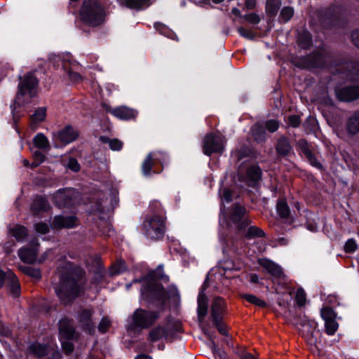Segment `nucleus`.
Wrapping results in <instances>:
<instances>
[{
  "mask_svg": "<svg viewBox=\"0 0 359 359\" xmlns=\"http://www.w3.org/2000/svg\"><path fill=\"white\" fill-rule=\"evenodd\" d=\"M106 13L97 0H85L80 10L81 21L91 27L99 26L104 21Z\"/></svg>",
  "mask_w": 359,
  "mask_h": 359,
  "instance_id": "7ed1b4c3",
  "label": "nucleus"
},
{
  "mask_svg": "<svg viewBox=\"0 0 359 359\" xmlns=\"http://www.w3.org/2000/svg\"><path fill=\"white\" fill-rule=\"evenodd\" d=\"M160 316L158 311L137 309L129 318L127 330L135 331L137 329H148L151 327Z\"/></svg>",
  "mask_w": 359,
  "mask_h": 359,
  "instance_id": "20e7f679",
  "label": "nucleus"
},
{
  "mask_svg": "<svg viewBox=\"0 0 359 359\" xmlns=\"http://www.w3.org/2000/svg\"><path fill=\"white\" fill-rule=\"evenodd\" d=\"M335 95L342 102H351L359 98V86L336 87Z\"/></svg>",
  "mask_w": 359,
  "mask_h": 359,
  "instance_id": "9b49d317",
  "label": "nucleus"
},
{
  "mask_svg": "<svg viewBox=\"0 0 359 359\" xmlns=\"http://www.w3.org/2000/svg\"><path fill=\"white\" fill-rule=\"evenodd\" d=\"M294 15V10L291 7H284L280 11V18L287 22Z\"/></svg>",
  "mask_w": 359,
  "mask_h": 359,
  "instance_id": "a18cd8bd",
  "label": "nucleus"
},
{
  "mask_svg": "<svg viewBox=\"0 0 359 359\" xmlns=\"http://www.w3.org/2000/svg\"><path fill=\"white\" fill-rule=\"evenodd\" d=\"M264 129H266L270 133H274L279 128V123L276 120H268L262 123Z\"/></svg>",
  "mask_w": 359,
  "mask_h": 359,
  "instance_id": "37998d69",
  "label": "nucleus"
},
{
  "mask_svg": "<svg viewBox=\"0 0 359 359\" xmlns=\"http://www.w3.org/2000/svg\"><path fill=\"white\" fill-rule=\"evenodd\" d=\"M100 140L103 143L108 144L110 149L114 151H119L123 147V143L118 139H110L107 137L102 136Z\"/></svg>",
  "mask_w": 359,
  "mask_h": 359,
  "instance_id": "e433bc0d",
  "label": "nucleus"
},
{
  "mask_svg": "<svg viewBox=\"0 0 359 359\" xmlns=\"http://www.w3.org/2000/svg\"><path fill=\"white\" fill-rule=\"evenodd\" d=\"M33 157L34 161L31 165L32 168L37 167L40 163L43 162L45 160V155L42 154L40 151H35L33 153Z\"/></svg>",
  "mask_w": 359,
  "mask_h": 359,
  "instance_id": "de8ad7c7",
  "label": "nucleus"
},
{
  "mask_svg": "<svg viewBox=\"0 0 359 359\" xmlns=\"http://www.w3.org/2000/svg\"><path fill=\"white\" fill-rule=\"evenodd\" d=\"M38 81L33 74L28 73L20 78L18 84V93L16 100L20 102V97L28 95L31 99L36 95Z\"/></svg>",
  "mask_w": 359,
  "mask_h": 359,
  "instance_id": "423d86ee",
  "label": "nucleus"
},
{
  "mask_svg": "<svg viewBox=\"0 0 359 359\" xmlns=\"http://www.w3.org/2000/svg\"><path fill=\"white\" fill-rule=\"evenodd\" d=\"M155 27L156 29H158L160 32L161 34H164V35H166L167 32H169L168 30V29L165 27V26H164L161 24H159V23L156 24Z\"/></svg>",
  "mask_w": 359,
  "mask_h": 359,
  "instance_id": "69168bd1",
  "label": "nucleus"
},
{
  "mask_svg": "<svg viewBox=\"0 0 359 359\" xmlns=\"http://www.w3.org/2000/svg\"><path fill=\"white\" fill-rule=\"evenodd\" d=\"M151 0H120V4L130 9L140 11L148 8Z\"/></svg>",
  "mask_w": 359,
  "mask_h": 359,
  "instance_id": "aec40b11",
  "label": "nucleus"
},
{
  "mask_svg": "<svg viewBox=\"0 0 359 359\" xmlns=\"http://www.w3.org/2000/svg\"><path fill=\"white\" fill-rule=\"evenodd\" d=\"M295 300L297 302V304L300 306H302L305 304L306 294L302 289H299L297 291Z\"/></svg>",
  "mask_w": 359,
  "mask_h": 359,
  "instance_id": "603ef678",
  "label": "nucleus"
},
{
  "mask_svg": "<svg viewBox=\"0 0 359 359\" xmlns=\"http://www.w3.org/2000/svg\"><path fill=\"white\" fill-rule=\"evenodd\" d=\"M150 208L153 212L146 217L143 222V230L148 238L156 241L162 238L164 236L165 217L159 203H152Z\"/></svg>",
  "mask_w": 359,
  "mask_h": 359,
  "instance_id": "f03ea898",
  "label": "nucleus"
},
{
  "mask_svg": "<svg viewBox=\"0 0 359 359\" xmlns=\"http://www.w3.org/2000/svg\"><path fill=\"white\" fill-rule=\"evenodd\" d=\"M245 5L249 10L254 9L256 6V0H245Z\"/></svg>",
  "mask_w": 359,
  "mask_h": 359,
  "instance_id": "338daca9",
  "label": "nucleus"
},
{
  "mask_svg": "<svg viewBox=\"0 0 359 359\" xmlns=\"http://www.w3.org/2000/svg\"><path fill=\"white\" fill-rule=\"evenodd\" d=\"M203 290L200 292L198 297V315L200 320H203V318L206 316L208 312V298L206 295L203 292Z\"/></svg>",
  "mask_w": 359,
  "mask_h": 359,
  "instance_id": "4be33fe9",
  "label": "nucleus"
},
{
  "mask_svg": "<svg viewBox=\"0 0 359 359\" xmlns=\"http://www.w3.org/2000/svg\"><path fill=\"white\" fill-rule=\"evenodd\" d=\"M5 285L9 287L10 292L14 297L20 294V284L16 276L10 269L4 271L0 269V287Z\"/></svg>",
  "mask_w": 359,
  "mask_h": 359,
  "instance_id": "1a4fd4ad",
  "label": "nucleus"
},
{
  "mask_svg": "<svg viewBox=\"0 0 359 359\" xmlns=\"http://www.w3.org/2000/svg\"><path fill=\"white\" fill-rule=\"evenodd\" d=\"M347 130L354 135L359 133V111L349 117L346 123Z\"/></svg>",
  "mask_w": 359,
  "mask_h": 359,
  "instance_id": "a878e982",
  "label": "nucleus"
},
{
  "mask_svg": "<svg viewBox=\"0 0 359 359\" xmlns=\"http://www.w3.org/2000/svg\"><path fill=\"white\" fill-rule=\"evenodd\" d=\"M243 18L249 23L252 25H257L261 20L260 17L255 13L245 15Z\"/></svg>",
  "mask_w": 359,
  "mask_h": 359,
  "instance_id": "3c124183",
  "label": "nucleus"
},
{
  "mask_svg": "<svg viewBox=\"0 0 359 359\" xmlns=\"http://www.w3.org/2000/svg\"><path fill=\"white\" fill-rule=\"evenodd\" d=\"M15 245L14 242H8L4 245V249L5 252L7 254H9L11 252H12V248Z\"/></svg>",
  "mask_w": 359,
  "mask_h": 359,
  "instance_id": "774afa93",
  "label": "nucleus"
},
{
  "mask_svg": "<svg viewBox=\"0 0 359 359\" xmlns=\"http://www.w3.org/2000/svg\"><path fill=\"white\" fill-rule=\"evenodd\" d=\"M39 243L36 240L31 243V246L24 247L18 250L20 259L25 263L32 264L37 261Z\"/></svg>",
  "mask_w": 359,
  "mask_h": 359,
  "instance_id": "4468645a",
  "label": "nucleus"
},
{
  "mask_svg": "<svg viewBox=\"0 0 359 359\" xmlns=\"http://www.w3.org/2000/svg\"><path fill=\"white\" fill-rule=\"evenodd\" d=\"M84 272L67 264L60 277L59 284L55 292L63 304L72 303L82 292L85 280Z\"/></svg>",
  "mask_w": 359,
  "mask_h": 359,
  "instance_id": "f257e3e1",
  "label": "nucleus"
},
{
  "mask_svg": "<svg viewBox=\"0 0 359 359\" xmlns=\"http://www.w3.org/2000/svg\"><path fill=\"white\" fill-rule=\"evenodd\" d=\"M351 36L353 43L359 49V29L353 30Z\"/></svg>",
  "mask_w": 359,
  "mask_h": 359,
  "instance_id": "13d9d810",
  "label": "nucleus"
},
{
  "mask_svg": "<svg viewBox=\"0 0 359 359\" xmlns=\"http://www.w3.org/2000/svg\"><path fill=\"white\" fill-rule=\"evenodd\" d=\"M262 175V171L259 166L252 165L247 171V177L252 183L257 182Z\"/></svg>",
  "mask_w": 359,
  "mask_h": 359,
  "instance_id": "473e14b6",
  "label": "nucleus"
},
{
  "mask_svg": "<svg viewBox=\"0 0 359 359\" xmlns=\"http://www.w3.org/2000/svg\"><path fill=\"white\" fill-rule=\"evenodd\" d=\"M110 113L115 117L121 120H130L135 118L137 112L134 109L126 106H120L110 111Z\"/></svg>",
  "mask_w": 359,
  "mask_h": 359,
  "instance_id": "6ab92c4d",
  "label": "nucleus"
},
{
  "mask_svg": "<svg viewBox=\"0 0 359 359\" xmlns=\"http://www.w3.org/2000/svg\"><path fill=\"white\" fill-rule=\"evenodd\" d=\"M54 138L63 144H69L74 141L79 136L76 130L72 126H67L56 133H53Z\"/></svg>",
  "mask_w": 359,
  "mask_h": 359,
  "instance_id": "dca6fc26",
  "label": "nucleus"
},
{
  "mask_svg": "<svg viewBox=\"0 0 359 359\" xmlns=\"http://www.w3.org/2000/svg\"><path fill=\"white\" fill-rule=\"evenodd\" d=\"M19 269L25 274L32 277L36 280L41 278V271L39 269H36L29 266H19Z\"/></svg>",
  "mask_w": 359,
  "mask_h": 359,
  "instance_id": "f704fd0d",
  "label": "nucleus"
},
{
  "mask_svg": "<svg viewBox=\"0 0 359 359\" xmlns=\"http://www.w3.org/2000/svg\"><path fill=\"white\" fill-rule=\"evenodd\" d=\"M165 160L164 153L161 151H154L147 154L142 164V172L144 176L151 174V169L155 162L163 164Z\"/></svg>",
  "mask_w": 359,
  "mask_h": 359,
  "instance_id": "f8f14e48",
  "label": "nucleus"
},
{
  "mask_svg": "<svg viewBox=\"0 0 359 359\" xmlns=\"http://www.w3.org/2000/svg\"><path fill=\"white\" fill-rule=\"evenodd\" d=\"M326 332L329 335L333 334L338 329V323L335 319L325 322Z\"/></svg>",
  "mask_w": 359,
  "mask_h": 359,
  "instance_id": "c03bdc74",
  "label": "nucleus"
},
{
  "mask_svg": "<svg viewBox=\"0 0 359 359\" xmlns=\"http://www.w3.org/2000/svg\"><path fill=\"white\" fill-rule=\"evenodd\" d=\"M110 326L111 320L108 318L104 317L98 325V330L102 333H104L108 330Z\"/></svg>",
  "mask_w": 359,
  "mask_h": 359,
  "instance_id": "8fccbe9b",
  "label": "nucleus"
},
{
  "mask_svg": "<svg viewBox=\"0 0 359 359\" xmlns=\"http://www.w3.org/2000/svg\"><path fill=\"white\" fill-rule=\"evenodd\" d=\"M276 150L279 155L285 156L291 152L292 147L287 139L284 137H281L278 140Z\"/></svg>",
  "mask_w": 359,
  "mask_h": 359,
  "instance_id": "b1692460",
  "label": "nucleus"
},
{
  "mask_svg": "<svg viewBox=\"0 0 359 359\" xmlns=\"http://www.w3.org/2000/svg\"><path fill=\"white\" fill-rule=\"evenodd\" d=\"M238 32L241 36L248 39H253L255 36V34L251 29L243 27H238Z\"/></svg>",
  "mask_w": 359,
  "mask_h": 359,
  "instance_id": "09e8293b",
  "label": "nucleus"
},
{
  "mask_svg": "<svg viewBox=\"0 0 359 359\" xmlns=\"http://www.w3.org/2000/svg\"><path fill=\"white\" fill-rule=\"evenodd\" d=\"M35 229L38 233L45 234L48 232L49 226L46 223L40 222L35 224Z\"/></svg>",
  "mask_w": 359,
  "mask_h": 359,
  "instance_id": "5fc2aeb1",
  "label": "nucleus"
},
{
  "mask_svg": "<svg viewBox=\"0 0 359 359\" xmlns=\"http://www.w3.org/2000/svg\"><path fill=\"white\" fill-rule=\"evenodd\" d=\"M276 210L278 215L283 219H287L290 216V210L285 201L280 199L276 205Z\"/></svg>",
  "mask_w": 359,
  "mask_h": 359,
  "instance_id": "72a5a7b5",
  "label": "nucleus"
},
{
  "mask_svg": "<svg viewBox=\"0 0 359 359\" xmlns=\"http://www.w3.org/2000/svg\"><path fill=\"white\" fill-rule=\"evenodd\" d=\"M251 133L253 138L257 142H264L266 140L265 129L262 123H257L251 128Z\"/></svg>",
  "mask_w": 359,
  "mask_h": 359,
  "instance_id": "393cba45",
  "label": "nucleus"
},
{
  "mask_svg": "<svg viewBox=\"0 0 359 359\" xmlns=\"http://www.w3.org/2000/svg\"><path fill=\"white\" fill-rule=\"evenodd\" d=\"M62 346L63 351L67 354L71 353L74 350L73 344L69 341H62Z\"/></svg>",
  "mask_w": 359,
  "mask_h": 359,
  "instance_id": "4d7b16f0",
  "label": "nucleus"
},
{
  "mask_svg": "<svg viewBox=\"0 0 359 359\" xmlns=\"http://www.w3.org/2000/svg\"><path fill=\"white\" fill-rule=\"evenodd\" d=\"M300 147L302 151L304 153V154L306 156V157L309 160L311 164L318 166L320 165V163H317L316 161V159L311 153V150L309 148L308 143L305 141H301L300 142Z\"/></svg>",
  "mask_w": 359,
  "mask_h": 359,
  "instance_id": "58836bf2",
  "label": "nucleus"
},
{
  "mask_svg": "<svg viewBox=\"0 0 359 359\" xmlns=\"http://www.w3.org/2000/svg\"><path fill=\"white\" fill-rule=\"evenodd\" d=\"M165 336H166L165 328L161 326H157L149 332V339L151 341H156Z\"/></svg>",
  "mask_w": 359,
  "mask_h": 359,
  "instance_id": "2f4dec72",
  "label": "nucleus"
},
{
  "mask_svg": "<svg viewBox=\"0 0 359 359\" xmlns=\"http://www.w3.org/2000/svg\"><path fill=\"white\" fill-rule=\"evenodd\" d=\"M357 248V244L353 239H348L345 244L344 250L346 252H353Z\"/></svg>",
  "mask_w": 359,
  "mask_h": 359,
  "instance_id": "864d4df0",
  "label": "nucleus"
},
{
  "mask_svg": "<svg viewBox=\"0 0 359 359\" xmlns=\"http://www.w3.org/2000/svg\"><path fill=\"white\" fill-rule=\"evenodd\" d=\"M264 236V231L261 229L255 226H250L248 229L247 233L245 234V236L249 239L255 238H261L263 237Z\"/></svg>",
  "mask_w": 359,
  "mask_h": 359,
  "instance_id": "a19ab883",
  "label": "nucleus"
},
{
  "mask_svg": "<svg viewBox=\"0 0 359 359\" xmlns=\"http://www.w3.org/2000/svg\"><path fill=\"white\" fill-rule=\"evenodd\" d=\"M297 42L302 48H307L311 44V36L309 32L303 31L299 33L297 36Z\"/></svg>",
  "mask_w": 359,
  "mask_h": 359,
  "instance_id": "7c9ffc66",
  "label": "nucleus"
},
{
  "mask_svg": "<svg viewBox=\"0 0 359 359\" xmlns=\"http://www.w3.org/2000/svg\"><path fill=\"white\" fill-rule=\"evenodd\" d=\"M299 332L309 345L311 347H317L318 337L320 333L319 330L316 329V323L315 322L311 320L304 321L301 325Z\"/></svg>",
  "mask_w": 359,
  "mask_h": 359,
  "instance_id": "6e6552de",
  "label": "nucleus"
},
{
  "mask_svg": "<svg viewBox=\"0 0 359 359\" xmlns=\"http://www.w3.org/2000/svg\"><path fill=\"white\" fill-rule=\"evenodd\" d=\"M52 228H73L76 226V218L74 216H55L52 222Z\"/></svg>",
  "mask_w": 359,
  "mask_h": 359,
  "instance_id": "a211bd4d",
  "label": "nucleus"
},
{
  "mask_svg": "<svg viewBox=\"0 0 359 359\" xmlns=\"http://www.w3.org/2000/svg\"><path fill=\"white\" fill-rule=\"evenodd\" d=\"M76 194L73 189H60L53 195L54 202L59 207L69 206L72 204Z\"/></svg>",
  "mask_w": 359,
  "mask_h": 359,
  "instance_id": "ddd939ff",
  "label": "nucleus"
},
{
  "mask_svg": "<svg viewBox=\"0 0 359 359\" xmlns=\"http://www.w3.org/2000/svg\"><path fill=\"white\" fill-rule=\"evenodd\" d=\"M32 353L37 358H42L50 353V348L47 345L33 344L29 347Z\"/></svg>",
  "mask_w": 359,
  "mask_h": 359,
  "instance_id": "c85d7f7f",
  "label": "nucleus"
},
{
  "mask_svg": "<svg viewBox=\"0 0 359 359\" xmlns=\"http://www.w3.org/2000/svg\"><path fill=\"white\" fill-rule=\"evenodd\" d=\"M34 146L39 149L43 150H49L50 148L49 141L44 134L37 133L33 138Z\"/></svg>",
  "mask_w": 359,
  "mask_h": 359,
  "instance_id": "cd10ccee",
  "label": "nucleus"
},
{
  "mask_svg": "<svg viewBox=\"0 0 359 359\" xmlns=\"http://www.w3.org/2000/svg\"><path fill=\"white\" fill-rule=\"evenodd\" d=\"M226 304L224 300L219 297H215L211 306V316L213 321L222 320L225 311Z\"/></svg>",
  "mask_w": 359,
  "mask_h": 359,
  "instance_id": "f3484780",
  "label": "nucleus"
},
{
  "mask_svg": "<svg viewBox=\"0 0 359 359\" xmlns=\"http://www.w3.org/2000/svg\"><path fill=\"white\" fill-rule=\"evenodd\" d=\"M149 290L151 294L154 296V298L162 302V303H164L168 299L167 292L161 284L155 283L149 287Z\"/></svg>",
  "mask_w": 359,
  "mask_h": 359,
  "instance_id": "5701e85b",
  "label": "nucleus"
},
{
  "mask_svg": "<svg viewBox=\"0 0 359 359\" xmlns=\"http://www.w3.org/2000/svg\"><path fill=\"white\" fill-rule=\"evenodd\" d=\"M334 312L329 307H325L321 310V316L325 322L334 319Z\"/></svg>",
  "mask_w": 359,
  "mask_h": 359,
  "instance_id": "49530a36",
  "label": "nucleus"
},
{
  "mask_svg": "<svg viewBox=\"0 0 359 359\" xmlns=\"http://www.w3.org/2000/svg\"><path fill=\"white\" fill-rule=\"evenodd\" d=\"M287 121L290 126L296 128L300 124V118L297 115H290L287 118Z\"/></svg>",
  "mask_w": 359,
  "mask_h": 359,
  "instance_id": "6e6d98bb",
  "label": "nucleus"
},
{
  "mask_svg": "<svg viewBox=\"0 0 359 359\" xmlns=\"http://www.w3.org/2000/svg\"><path fill=\"white\" fill-rule=\"evenodd\" d=\"M246 209L239 204H234L230 212L229 219L237 225L238 229H245L250 220L245 217Z\"/></svg>",
  "mask_w": 359,
  "mask_h": 359,
  "instance_id": "9d476101",
  "label": "nucleus"
},
{
  "mask_svg": "<svg viewBox=\"0 0 359 359\" xmlns=\"http://www.w3.org/2000/svg\"><path fill=\"white\" fill-rule=\"evenodd\" d=\"M309 67L332 68L342 65L341 60L326 50H320L309 55L306 58Z\"/></svg>",
  "mask_w": 359,
  "mask_h": 359,
  "instance_id": "39448f33",
  "label": "nucleus"
},
{
  "mask_svg": "<svg viewBox=\"0 0 359 359\" xmlns=\"http://www.w3.org/2000/svg\"><path fill=\"white\" fill-rule=\"evenodd\" d=\"M217 330L223 335L227 334V331L226 330V327L222 323V320H219L218 321H213Z\"/></svg>",
  "mask_w": 359,
  "mask_h": 359,
  "instance_id": "052dcab7",
  "label": "nucleus"
},
{
  "mask_svg": "<svg viewBox=\"0 0 359 359\" xmlns=\"http://www.w3.org/2000/svg\"><path fill=\"white\" fill-rule=\"evenodd\" d=\"M259 265L277 280H284L285 274L282 268L275 262L267 259H259Z\"/></svg>",
  "mask_w": 359,
  "mask_h": 359,
  "instance_id": "2eb2a0df",
  "label": "nucleus"
},
{
  "mask_svg": "<svg viewBox=\"0 0 359 359\" xmlns=\"http://www.w3.org/2000/svg\"><path fill=\"white\" fill-rule=\"evenodd\" d=\"M93 313L92 309H85L79 315V320L83 325L90 327L91 325L90 318Z\"/></svg>",
  "mask_w": 359,
  "mask_h": 359,
  "instance_id": "c9c22d12",
  "label": "nucleus"
},
{
  "mask_svg": "<svg viewBox=\"0 0 359 359\" xmlns=\"http://www.w3.org/2000/svg\"><path fill=\"white\" fill-rule=\"evenodd\" d=\"M280 6V0H267L266 11L271 15L277 14Z\"/></svg>",
  "mask_w": 359,
  "mask_h": 359,
  "instance_id": "4c0bfd02",
  "label": "nucleus"
},
{
  "mask_svg": "<svg viewBox=\"0 0 359 359\" xmlns=\"http://www.w3.org/2000/svg\"><path fill=\"white\" fill-rule=\"evenodd\" d=\"M11 332L8 327L5 326V325L0 321V334L4 336H8Z\"/></svg>",
  "mask_w": 359,
  "mask_h": 359,
  "instance_id": "0e129e2a",
  "label": "nucleus"
},
{
  "mask_svg": "<svg viewBox=\"0 0 359 359\" xmlns=\"http://www.w3.org/2000/svg\"><path fill=\"white\" fill-rule=\"evenodd\" d=\"M226 140L221 135L209 133L207 134L203 141V151L207 156L213 153H222L224 150Z\"/></svg>",
  "mask_w": 359,
  "mask_h": 359,
  "instance_id": "0eeeda50",
  "label": "nucleus"
},
{
  "mask_svg": "<svg viewBox=\"0 0 359 359\" xmlns=\"http://www.w3.org/2000/svg\"><path fill=\"white\" fill-rule=\"evenodd\" d=\"M67 166L69 169L74 172L79 171L80 169L79 163L74 158L69 159Z\"/></svg>",
  "mask_w": 359,
  "mask_h": 359,
  "instance_id": "bf43d9fd",
  "label": "nucleus"
},
{
  "mask_svg": "<svg viewBox=\"0 0 359 359\" xmlns=\"http://www.w3.org/2000/svg\"><path fill=\"white\" fill-rule=\"evenodd\" d=\"M242 297L247 300L248 302L255 304L257 306L265 307L266 306V303L264 300L258 298L257 297L253 294H243Z\"/></svg>",
  "mask_w": 359,
  "mask_h": 359,
  "instance_id": "79ce46f5",
  "label": "nucleus"
},
{
  "mask_svg": "<svg viewBox=\"0 0 359 359\" xmlns=\"http://www.w3.org/2000/svg\"><path fill=\"white\" fill-rule=\"evenodd\" d=\"M46 107H41L37 108L34 114L31 116V119L33 122H41L45 120L46 116Z\"/></svg>",
  "mask_w": 359,
  "mask_h": 359,
  "instance_id": "ea45409f",
  "label": "nucleus"
},
{
  "mask_svg": "<svg viewBox=\"0 0 359 359\" xmlns=\"http://www.w3.org/2000/svg\"><path fill=\"white\" fill-rule=\"evenodd\" d=\"M49 209L48 201L42 197H36L31 205V212L33 215H38L41 212L47 211Z\"/></svg>",
  "mask_w": 359,
  "mask_h": 359,
  "instance_id": "412c9836",
  "label": "nucleus"
},
{
  "mask_svg": "<svg viewBox=\"0 0 359 359\" xmlns=\"http://www.w3.org/2000/svg\"><path fill=\"white\" fill-rule=\"evenodd\" d=\"M9 233L18 242H22L27 236L26 228L21 225H15L13 227L10 228Z\"/></svg>",
  "mask_w": 359,
  "mask_h": 359,
  "instance_id": "c756f323",
  "label": "nucleus"
},
{
  "mask_svg": "<svg viewBox=\"0 0 359 359\" xmlns=\"http://www.w3.org/2000/svg\"><path fill=\"white\" fill-rule=\"evenodd\" d=\"M59 330L62 337L66 339H70L74 337V330L66 320H61L60 322Z\"/></svg>",
  "mask_w": 359,
  "mask_h": 359,
  "instance_id": "bb28decb",
  "label": "nucleus"
},
{
  "mask_svg": "<svg viewBox=\"0 0 359 359\" xmlns=\"http://www.w3.org/2000/svg\"><path fill=\"white\" fill-rule=\"evenodd\" d=\"M221 197L226 202L229 203V202H230L231 201V192L228 189H224L222 191V193L221 194Z\"/></svg>",
  "mask_w": 359,
  "mask_h": 359,
  "instance_id": "e2e57ef3",
  "label": "nucleus"
},
{
  "mask_svg": "<svg viewBox=\"0 0 359 359\" xmlns=\"http://www.w3.org/2000/svg\"><path fill=\"white\" fill-rule=\"evenodd\" d=\"M67 74L69 79L74 82H78L81 80V76L76 72L69 70Z\"/></svg>",
  "mask_w": 359,
  "mask_h": 359,
  "instance_id": "680f3d73",
  "label": "nucleus"
}]
</instances>
